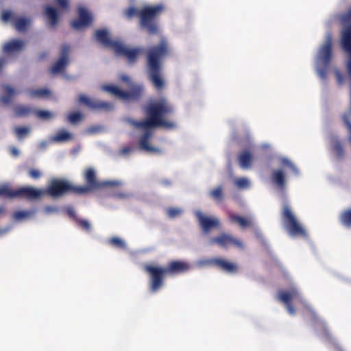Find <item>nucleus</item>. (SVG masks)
<instances>
[{
	"instance_id": "45",
	"label": "nucleus",
	"mask_w": 351,
	"mask_h": 351,
	"mask_svg": "<svg viewBox=\"0 0 351 351\" xmlns=\"http://www.w3.org/2000/svg\"><path fill=\"white\" fill-rule=\"evenodd\" d=\"M57 5L62 10H67L69 8V0H56Z\"/></svg>"
},
{
	"instance_id": "25",
	"label": "nucleus",
	"mask_w": 351,
	"mask_h": 351,
	"mask_svg": "<svg viewBox=\"0 0 351 351\" xmlns=\"http://www.w3.org/2000/svg\"><path fill=\"white\" fill-rule=\"evenodd\" d=\"M229 219L231 222L239 224L241 228H246L252 226V222L250 219L241 217L235 214H230Z\"/></svg>"
},
{
	"instance_id": "33",
	"label": "nucleus",
	"mask_w": 351,
	"mask_h": 351,
	"mask_svg": "<svg viewBox=\"0 0 351 351\" xmlns=\"http://www.w3.org/2000/svg\"><path fill=\"white\" fill-rule=\"evenodd\" d=\"M340 221L345 226L351 227V208L341 213Z\"/></svg>"
},
{
	"instance_id": "36",
	"label": "nucleus",
	"mask_w": 351,
	"mask_h": 351,
	"mask_svg": "<svg viewBox=\"0 0 351 351\" xmlns=\"http://www.w3.org/2000/svg\"><path fill=\"white\" fill-rule=\"evenodd\" d=\"M110 245L120 249H124L125 247V242L119 237H112L109 240Z\"/></svg>"
},
{
	"instance_id": "20",
	"label": "nucleus",
	"mask_w": 351,
	"mask_h": 351,
	"mask_svg": "<svg viewBox=\"0 0 351 351\" xmlns=\"http://www.w3.org/2000/svg\"><path fill=\"white\" fill-rule=\"evenodd\" d=\"M300 298V293L297 289L291 288L288 291H281L278 293V298L285 304L291 303L292 300Z\"/></svg>"
},
{
	"instance_id": "7",
	"label": "nucleus",
	"mask_w": 351,
	"mask_h": 351,
	"mask_svg": "<svg viewBox=\"0 0 351 351\" xmlns=\"http://www.w3.org/2000/svg\"><path fill=\"white\" fill-rule=\"evenodd\" d=\"M43 196L47 195L51 197H58L67 193L78 194L76 186L68 181L59 179L52 180L45 189H43Z\"/></svg>"
},
{
	"instance_id": "37",
	"label": "nucleus",
	"mask_w": 351,
	"mask_h": 351,
	"mask_svg": "<svg viewBox=\"0 0 351 351\" xmlns=\"http://www.w3.org/2000/svg\"><path fill=\"white\" fill-rule=\"evenodd\" d=\"M14 132L18 138L22 139L25 136L29 134V129L27 127H16L14 129Z\"/></svg>"
},
{
	"instance_id": "39",
	"label": "nucleus",
	"mask_w": 351,
	"mask_h": 351,
	"mask_svg": "<svg viewBox=\"0 0 351 351\" xmlns=\"http://www.w3.org/2000/svg\"><path fill=\"white\" fill-rule=\"evenodd\" d=\"M75 223L82 229L86 231H90V224L86 219H76Z\"/></svg>"
},
{
	"instance_id": "30",
	"label": "nucleus",
	"mask_w": 351,
	"mask_h": 351,
	"mask_svg": "<svg viewBox=\"0 0 351 351\" xmlns=\"http://www.w3.org/2000/svg\"><path fill=\"white\" fill-rule=\"evenodd\" d=\"M28 93L31 97L35 98H47L51 95V91L47 88L30 89Z\"/></svg>"
},
{
	"instance_id": "31",
	"label": "nucleus",
	"mask_w": 351,
	"mask_h": 351,
	"mask_svg": "<svg viewBox=\"0 0 351 351\" xmlns=\"http://www.w3.org/2000/svg\"><path fill=\"white\" fill-rule=\"evenodd\" d=\"M209 196L217 202H221L223 199V186L219 185L210 190L209 192Z\"/></svg>"
},
{
	"instance_id": "12",
	"label": "nucleus",
	"mask_w": 351,
	"mask_h": 351,
	"mask_svg": "<svg viewBox=\"0 0 351 351\" xmlns=\"http://www.w3.org/2000/svg\"><path fill=\"white\" fill-rule=\"evenodd\" d=\"M86 186H76L78 194H86L95 189L101 187L102 184L97 181L96 174L93 169L88 168L84 173Z\"/></svg>"
},
{
	"instance_id": "5",
	"label": "nucleus",
	"mask_w": 351,
	"mask_h": 351,
	"mask_svg": "<svg viewBox=\"0 0 351 351\" xmlns=\"http://www.w3.org/2000/svg\"><path fill=\"white\" fill-rule=\"evenodd\" d=\"M120 80L128 85L130 91H124L114 85L104 86L103 89L123 101H137L141 99L143 93V86L141 84L134 83L126 75H121Z\"/></svg>"
},
{
	"instance_id": "8",
	"label": "nucleus",
	"mask_w": 351,
	"mask_h": 351,
	"mask_svg": "<svg viewBox=\"0 0 351 351\" xmlns=\"http://www.w3.org/2000/svg\"><path fill=\"white\" fill-rule=\"evenodd\" d=\"M341 21L344 25L351 23V8L341 16ZM341 45L343 51L349 56L346 66L349 75H351V25L343 29L341 35Z\"/></svg>"
},
{
	"instance_id": "1",
	"label": "nucleus",
	"mask_w": 351,
	"mask_h": 351,
	"mask_svg": "<svg viewBox=\"0 0 351 351\" xmlns=\"http://www.w3.org/2000/svg\"><path fill=\"white\" fill-rule=\"evenodd\" d=\"M147 119L143 121H136L128 119L127 122L136 128L144 129L145 132L139 139L141 149L149 152H158L159 149L149 145V141L152 136L150 129L162 127L173 129L176 127L173 122L165 119V117L173 112V107L165 97H161L155 101L149 104L145 108Z\"/></svg>"
},
{
	"instance_id": "53",
	"label": "nucleus",
	"mask_w": 351,
	"mask_h": 351,
	"mask_svg": "<svg viewBox=\"0 0 351 351\" xmlns=\"http://www.w3.org/2000/svg\"><path fill=\"white\" fill-rule=\"evenodd\" d=\"M5 62V60L3 58H0V71H1Z\"/></svg>"
},
{
	"instance_id": "40",
	"label": "nucleus",
	"mask_w": 351,
	"mask_h": 351,
	"mask_svg": "<svg viewBox=\"0 0 351 351\" xmlns=\"http://www.w3.org/2000/svg\"><path fill=\"white\" fill-rule=\"evenodd\" d=\"M235 185L239 189H245L249 186V180L245 178H241L234 180Z\"/></svg>"
},
{
	"instance_id": "29",
	"label": "nucleus",
	"mask_w": 351,
	"mask_h": 351,
	"mask_svg": "<svg viewBox=\"0 0 351 351\" xmlns=\"http://www.w3.org/2000/svg\"><path fill=\"white\" fill-rule=\"evenodd\" d=\"M332 150L335 152L336 157L341 160L344 156V149L342 143L337 138H334L332 141Z\"/></svg>"
},
{
	"instance_id": "43",
	"label": "nucleus",
	"mask_w": 351,
	"mask_h": 351,
	"mask_svg": "<svg viewBox=\"0 0 351 351\" xmlns=\"http://www.w3.org/2000/svg\"><path fill=\"white\" fill-rule=\"evenodd\" d=\"M182 213V210L178 208H169L167 209V215L170 218H175Z\"/></svg>"
},
{
	"instance_id": "23",
	"label": "nucleus",
	"mask_w": 351,
	"mask_h": 351,
	"mask_svg": "<svg viewBox=\"0 0 351 351\" xmlns=\"http://www.w3.org/2000/svg\"><path fill=\"white\" fill-rule=\"evenodd\" d=\"M23 47V41L19 39H13L4 45L3 50L5 53H12L22 50Z\"/></svg>"
},
{
	"instance_id": "17",
	"label": "nucleus",
	"mask_w": 351,
	"mask_h": 351,
	"mask_svg": "<svg viewBox=\"0 0 351 351\" xmlns=\"http://www.w3.org/2000/svg\"><path fill=\"white\" fill-rule=\"evenodd\" d=\"M206 263L230 274H236L239 270L237 264L220 258H210Z\"/></svg>"
},
{
	"instance_id": "9",
	"label": "nucleus",
	"mask_w": 351,
	"mask_h": 351,
	"mask_svg": "<svg viewBox=\"0 0 351 351\" xmlns=\"http://www.w3.org/2000/svg\"><path fill=\"white\" fill-rule=\"evenodd\" d=\"M332 58V40L331 37L329 35L327 37L326 43L322 47H320L317 53V61L322 64L324 66L323 69H320L318 73L320 76L324 77L326 73V69L329 66Z\"/></svg>"
},
{
	"instance_id": "3",
	"label": "nucleus",
	"mask_w": 351,
	"mask_h": 351,
	"mask_svg": "<svg viewBox=\"0 0 351 351\" xmlns=\"http://www.w3.org/2000/svg\"><path fill=\"white\" fill-rule=\"evenodd\" d=\"M169 53L167 40L162 38L158 45L153 46L147 51V68L149 79L157 90H162L165 86L162 76V60Z\"/></svg>"
},
{
	"instance_id": "57",
	"label": "nucleus",
	"mask_w": 351,
	"mask_h": 351,
	"mask_svg": "<svg viewBox=\"0 0 351 351\" xmlns=\"http://www.w3.org/2000/svg\"><path fill=\"white\" fill-rule=\"evenodd\" d=\"M164 183L166 184V185H169L170 184V182L169 181H165Z\"/></svg>"
},
{
	"instance_id": "14",
	"label": "nucleus",
	"mask_w": 351,
	"mask_h": 351,
	"mask_svg": "<svg viewBox=\"0 0 351 351\" xmlns=\"http://www.w3.org/2000/svg\"><path fill=\"white\" fill-rule=\"evenodd\" d=\"M70 53V46L64 44L62 45L60 58L53 65L50 71L53 74L63 71L69 63V55Z\"/></svg>"
},
{
	"instance_id": "56",
	"label": "nucleus",
	"mask_w": 351,
	"mask_h": 351,
	"mask_svg": "<svg viewBox=\"0 0 351 351\" xmlns=\"http://www.w3.org/2000/svg\"><path fill=\"white\" fill-rule=\"evenodd\" d=\"M46 56H47V54H46V53H43V54H41V55H40V59H43V58H44Z\"/></svg>"
},
{
	"instance_id": "34",
	"label": "nucleus",
	"mask_w": 351,
	"mask_h": 351,
	"mask_svg": "<svg viewBox=\"0 0 351 351\" xmlns=\"http://www.w3.org/2000/svg\"><path fill=\"white\" fill-rule=\"evenodd\" d=\"M0 196L14 198L15 197V190L5 185L1 186H0Z\"/></svg>"
},
{
	"instance_id": "4",
	"label": "nucleus",
	"mask_w": 351,
	"mask_h": 351,
	"mask_svg": "<svg viewBox=\"0 0 351 351\" xmlns=\"http://www.w3.org/2000/svg\"><path fill=\"white\" fill-rule=\"evenodd\" d=\"M190 268L189 263L182 261H171L166 267L150 264L143 267L144 271L149 276V289L152 293L157 292L164 286L165 276L185 273Z\"/></svg>"
},
{
	"instance_id": "16",
	"label": "nucleus",
	"mask_w": 351,
	"mask_h": 351,
	"mask_svg": "<svg viewBox=\"0 0 351 351\" xmlns=\"http://www.w3.org/2000/svg\"><path fill=\"white\" fill-rule=\"evenodd\" d=\"M93 21V17L87 9L84 7L78 8V18L72 22V26L76 29L89 26Z\"/></svg>"
},
{
	"instance_id": "32",
	"label": "nucleus",
	"mask_w": 351,
	"mask_h": 351,
	"mask_svg": "<svg viewBox=\"0 0 351 351\" xmlns=\"http://www.w3.org/2000/svg\"><path fill=\"white\" fill-rule=\"evenodd\" d=\"M72 138L71 134L64 130H61L57 132L53 139L56 142H62L71 140Z\"/></svg>"
},
{
	"instance_id": "52",
	"label": "nucleus",
	"mask_w": 351,
	"mask_h": 351,
	"mask_svg": "<svg viewBox=\"0 0 351 351\" xmlns=\"http://www.w3.org/2000/svg\"><path fill=\"white\" fill-rule=\"evenodd\" d=\"M10 152L12 155L17 156L19 155V151L16 147H12Z\"/></svg>"
},
{
	"instance_id": "50",
	"label": "nucleus",
	"mask_w": 351,
	"mask_h": 351,
	"mask_svg": "<svg viewBox=\"0 0 351 351\" xmlns=\"http://www.w3.org/2000/svg\"><path fill=\"white\" fill-rule=\"evenodd\" d=\"M287 308V311L291 315H293L295 313V308L291 303L285 304Z\"/></svg>"
},
{
	"instance_id": "10",
	"label": "nucleus",
	"mask_w": 351,
	"mask_h": 351,
	"mask_svg": "<svg viewBox=\"0 0 351 351\" xmlns=\"http://www.w3.org/2000/svg\"><path fill=\"white\" fill-rule=\"evenodd\" d=\"M210 244H217L222 248H228L232 245L239 249H243V243L239 239L234 238L230 234L221 233L213 237L210 241Z\"/></svg>"
},
{
	"instance_id": "28",
	"label": "nucleus",
	"mask_w": 351,
	"mask_h": 351,
	"mask_svg": "<svg viewBox=\"0 0 351 351\" xmlns=\"http://www.w3.org/2000/svg\"><path fill=\"white\" fill-rule=\"evenodd\" d=\"M30 20L25 17H19L13 21V25L19 32H25L27 30Z\"/></svg>"
},
{
	"instance_id": "49",
	"label": "nucleus",
	"mask_w": 351,
	"mask_h": 351,
	"mask_svg": "<svg viewBox=\"0 0 351 351\" xmlns=\"http://www.w3.org/2000/svg\"><path fill=\"white\" fill-rule=\"evenodd\" d=\"M335 75H336V77H337L338 84H341L343 82V75L339 71H336Z\"/></svg>"
},
{
	"instance_id": "44",
	"label": "nucleus",
	"mask_w": 351,
	"mask_h": 351,
	"mask_svg": "<svg viewBox=\"0 0 351 351\" xmlns=\"http://www.w3.org/2000/svg\"><path fill=\"white\" fill-rule=\"evenodd\" d=\"M13 19V13L9 10H3L1 13V20L8 22Z\"/></svg>"
},
{
	"instance_id": "19",
	"label": "nucleus",
	"mask_w": 351,
	"mask_h": 351,
	"mask_svg": "<svg viewBox=\"0 0 351 351\" xmlns=\"http://www.w3.org/2000/svg\"><path fill=\"white\" fill-rule=\"evenodd\" d=\"M195 216L204 232H208L211 228L217 227L219 222L217 219L204 216L201 211H196Z\"/></svg>"
},
{
	"instance_id": "13",
	"label": "nucleus",
	"mask_w": 351,
	"mask_h": 351,
	"mask_svg": "<svg viewBox=\"0 0 351 351\" xmlns=\"http://www.w3.org/2000/svg\"><path fill=\"white\" fill-rule=\"evenodd\" d=\"M43 196V189L32 186H23L15 189V197L23 198L28 200H35Z\"/></svg>"
},
{
	"instance_id": "48",
	"label": "nucleus",
	"mask_w": 351,
	"mask_h": 351,
	"mask_svg": "<svg viewBox=\"0 0 351 351\" xmlns=\"http://www.w3.org/2000/svg\"><path fill=\"white\" fill-rule=\"evenodd\" d=\"M133 151L131 147H124L121 149V154L123 155H128Z\"/></svg>"
},
{
	"instance_id": "55",
	"label": "nucleus",
	"mask_w": 351,
	"mask_h": 351,
	"mask_svg": "<svg viewBox=\"0 0 351 351\" xmlns=\"http://www.w3.org/2000/svg\"><path fill=\"white\" fill-rule=\"evenodd\" d=\"M3 212H4V208H3V207L0 206V214L3 213Z\"/></svg>"
},
{
	"instance_id": "54",
	"label": "nucleus",
	"mask_w": 351,
	"mask_h": 351,
	"mask_svg": "<svg viewBox=\"0 0 351 351\" xmlns=\"http://www.w3.org/2000/svg\"><path fill=\"white\" fill-rule=\"evenodd\" d=\"M117 197H121V198H124L127 195L125 194H117Z\"/></svg>"
},
{
	"instance_id": "27",
	"label": "nucleus",
	"mask_w": 351,
	"mask_h": 351,
	"mask_svg": "<svg viewBox=\"0 0 351 351\" xmlns=\"http://www.w3.org/2000/svg\"><path fill=\"white\" fill-rule=\"evenodd\" d=\"M34 110L27 106L18 105L14 108V114L17 117H27L34 114Z\"/></svg>"
},
{
	"instance_id": "41",
	"label": "nucleus",
	"mask_w": 351,
	"mask_h": 351,
	"mask_svg": "<svg viewBox=\"0 0 351 351\" xmlns=\"http://www.w3.org/2000/svg\"><path fill=\"white\" fill-rule=\"evenodd\" d=\"M34 114H36L40 119H49L53 117L51 112L46 110H35Z\"/></svg>"
},
{
	"instance_id": "46",
	"label": "nucleus",
	"mask_w": 351,
	"mask_h": 351,
	"mask_svg": "<svg viewBox=\"0 0 351 351\" xmlns=\"http://www.w3.org/2000/svg\"><path fill=\"white\" fill-rule=\"evenodd\" d=\"M282 164L290 167L293 171H297L296 167L287 158L282 159Z\"/></svg>"
},
{
	"instance_id": "47",
	"label": "nucleus",
	"mask_w": 351,
	"mask_h": 351,
	"mask_svg": "<svg viewBox=\"0 0 351 351\" xmlns=\"http://www.w3.org/2000/svg\"><path fill=\"white\" fill-rule=\"evenodd\" d=\"M66 213L69 215V217L73 219L75 221H76V219H78V217L76 215L75 210L70 207L66 209Z\"/></svg>"
},
{
	"instance_id": "6",
	"label": "nucleus",
	"mask_w": 351,
	"mask_h": 351,
	"mask_svg": "<svg viewBox=\"0 0 351 351\" xmlns=\"http://www.w3.org/2000/svg\"><path fill=\"white\" fill-rule=\"evenodd\" d=\"M282 217L285 228L292 237H307L305 229L298 221L289 206L285 204L282 207Z\"/></svg>"
},
{
	"instance_id": "15",
	"label": "nucleus",
	"mask_w": 351,
	"mask_h": 351,
	"mask_svg": "<svg viewBox=\"0 0 351 351\" xmlns=\"http://www.w3.org/2000/svg\"><path fill=\"white\" fill-rule=\"evenodd\" d=\"M114 52L117 56L125 57L130 63H134L136 61L138 56L141 52V49H128L125 47L121 42H119L114 50Z\"/></svg>"
},
{
	"instance_id": "21",
	"label": "nucleus",
	"mask_w": 351,
	"mask_h": 351,
	"mask_svg": "<svg viewBox=\"0 0 351 351\" xmlns=\"http://www.w3.org/2000/svg\"><path fill=\"white\" fill-rule=\"evenodd\" d=\"M271 180L280 190H284L286 186L285 174L282 169L273 171L271 175Z\"/></svg>"
},
{
	"instance_id": "35",
	"label": "nucleus",
	"mask_w": 351,
	"mask_h": 351,
	"mask_svg": "<svg viewBox=\"0 0 351 351\" xmlns=\"http://www.w3.org/2000/svg\"><path fill=\"white\" fill-rule=\"evenodd\" d=\"M35 214V210L31 211H23L19 210L14 213L13 217L15 220L23 219L29 217H31Z\"/></svg>"
},
{
	"instance_id": "2",
	"label": "nucleus",
	"mask_w": 351,
	"mask_h": 351,
	"mask_svg": "<svg viewBox=\"0 0 351 351\" xmlns=\"http://www.w3.org/2000/svg\"><path fill=\"white\" fill-rule=\"evenodd\" d=\"M165 10V7L162 3L154 5H145L141 8L132 5L124 10V14L129 19L137 16L141 29L145 30L149 35H156L160 31L158 17Z\"/></svg>"
},
{
	"instance_id": "11",
	"label": "nucleus",
	"mask_w": 351,
	"mask_h": 351,
	"mask_svg": "<svg viewBox=\"0 0 351 351\" xmlns=\"http://www.w3.org/2000/svg\"><path fill=\"white\" fill-rule=\"evenodd\" d=\"M80 103L85 104L89 109L94 111L108 112L114 108L112 103L93 99L84 95H80L78 98Z\"/></svg>"
},
{
	"instance_id": "42",
	"label": "nucleus",
	"mask_w": 351,
	"mask_h": 351,
	"mask_svg": "<svg viewBox=\"0 0 351 351\" xmlns=\"http://www.w3.org/2000/svg\"><path fill=\"white\" fill-rule=\"evenodd\" d=\"M28 175L32 179L38 180L41 177L42 173L37 169L32 168L28 170Z\"/></svg>"
},
{
	"instance_id": "51",
	"label": "nucleus",
	"mask_w": 351,
	"mask_h": 351,
	"mask_svg": "<svg viewBox=\"0 0 351 351\" xmlns=\"http://www.w3.org/2000/svg\"><path fill=\"white\" fill-rule=\"evenodd\" d=\"M104 185L106 186H117L119 185V182H108L104 184Z\"/></svg>"
},
{
	"instance_id": "18",
	"label": "nucleus",
	"mask_w": 351,
	"mask_h": 351,
	"mask_svg": "<svg viewBox=\"0 0 351 351\" xmlns=\"http://www.w3.org/2000/svg\"><path fill=\"white\" fill-rule=\"evenodd\" d=\"M95 39L104 47L114 51L120 41L113 40L109 36V32L106 29H97L95 32Z\"/></svg>"
},
{
	"instance_id": "38",
	"label": "nucleus",
	"mask_w": 351,
	"mask_h": 351,
	"mask_svg": "<svg viewBox=\"0 0 351 351\" xmlns=\"http://www.w3.org/2000/svg\"><path fill=\"white\" fill-rule=\"evenodd\" d=\"M82 114L79 112L70 113L68 116V120L71 123L75 124L81 121Z\"/></svg>"
},
{
	"instance_id": "24",
	"label": "nucleus",
	"mask_w": 351,
	"mask_h": 351,
	"mask_svg": "<svg viewBox=\"0 0 351 351\" xmlns=\"http://www.w3.org/2000/svg\"><path fill=\"white\" fill-rule=\"evenodd\" d=\"M240 166L243 169L249 168L253 160V155L250 151L245 150L239 154L238 156Z\"/></svg>"
},
{
	"instance_id": "22",
	"label": "nucleus",
	"mask_w": 351,
	"mask_h": 351,
	"mask_svg": "<svg viewBox=\"0 0 351 351\" xmlns=\"http://www.w3.org/2000/svg\"><path fill=\"white\" fill-rule=\"evenodd\" d=\"M44 14L47 17L50 27L55 28L58 23V14L57 10L51 6H46Z\"/></svg>"
},
{
	"instance_id": "26",
	"label": "nucleus",
	"mask_w": 351,
	"mask_h": 351,
	"mask_svg": "<svg viewBox=\"0 0 351 351\" xmlns=\"http://www.w3.org/2000/svg\"><path fill=\"white\" fill-rule=\"evenodd\" d=\"M3 89L4 95L1 97L0 99L3 104L6 105L11 102L12 98L16 95V90L14 88L7 84L3 85Z\"/></svg>"
}]
</instances>
